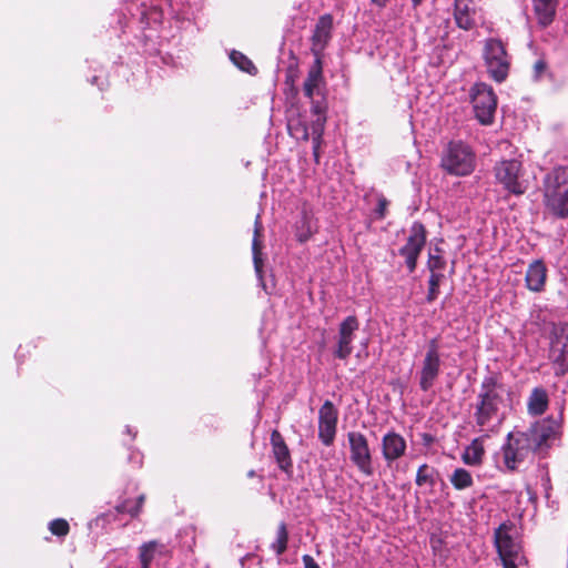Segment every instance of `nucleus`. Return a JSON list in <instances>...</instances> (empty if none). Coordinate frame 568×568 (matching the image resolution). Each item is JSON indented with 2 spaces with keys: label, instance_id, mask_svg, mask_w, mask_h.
I'll return each instance as SVG.
<instances>
[{
  "label": "nucleus",
  "instance_id": "11",
  "mask_svg": "<svg viewBox=\"0 0 568 568\" xmlns=\"http://www.w3.org/2000/svg\"><path fill=\"white\" fill-rule=\"evenodd\" d=\"M442 359L439 354V337H433L427 343V349L419 371V387L429 390L440 374Z\"/></svg>",
  "mask_w": 568,
  "mask_h": 568
},
{
  "label": "nucleus",
  "instance_id": "16",
  "mask_svg": "<svg viewBox=\"0 0 568 568\" xmlns=\"http://www.w3.org/2000/svg\"><path fill=\"white\" fill-rule=\"evenodd\" d=\"M271 446L272 455L277 464V467L285 474L291 475L293 473V460L291 450L283 437L277 430L273 429L271 433Z\"/></svg>",
  "mask_w": 568,
  "mask_h": 568
},
{
  "label": "nucleus",
  "instance_id": "28",
  "mask_svg": "<svg viewBox=\"0 0 568 568\" xmlns=\"http://www.w3.org/2000/svg\"><path fill=\"white\" fill-rule=\"evenodd\" d=\"M445 278L444 272H429L428 291L426 295L427 303H433L437 300L440 293V285Z\"/></svg>",
  "mask_w": 568,
  "mask_h": 568
},
{
  "label": "nucleus",
  "instance_id": "26",
  "mask_svg": "<svg viewBox=\"0 0 568 568\" xmlns=\"http://www.w3.org/2000/svg\"><path fill=\"white\" fill-rule=\"evenodd\" d=\"M288 539L290 535L287 525L285 521H281L276 528V538L270 545L271 550L274 551L275 555L282 556L287 550Z\"/></svg>",
  "mask_w": 568,
  "mask_h": 568
},
{
  "label": "nucleus",
  "instance_id": "2",
  "mask_svg": "<svg viewBox=\"0 0 568 568\" xmlns=\"http://www.w3.org/2000/svg\"><path fill=\"white\" fill-rule=\"evenodd\" d=\"M505 385L496 374L485 376L476 397L474 418L478 427L484 428L494 420L501 422V408L505 406Z\"/></svg>",
  "mask_w": 568,
  "mask_h": 568
},
{
  "label": "nucleus",
  "instance_id": "32",
  "mask_svg": "<svg viewBox=\"0 0 568 568\" xmlns=\"http://www.w3.org/2000/svg\"><path fill=\"white\" fill-rule=\"evenodd\" d=\"M313 233L314 231L311 225L310 217L306 213H304L300 224L296 226V239L300 243H305L312 237Z\"/></svg>",
  "mask_w": 568,
  "mask_h": 568
},
{
  "label": "nucleus",
  "instance_id": "42",
  "mask_svg": "<svg viewBox=\"0 0 568 568\" xmlns=\"http://www.w3.org/2000/svg\"><path fill=\"white\" fill-rule=\"evenodd\" d=\"M422 444L426 447H430L435 443V437L429 433H423L420 435Z\"/></svg>",
  "mask_w": 568,
  "mask_h": 568
},
{
  "label": "nucleus",
  "instance_id": "8",
  "mask_svg": "<svg viewBox=\"0 0 568 568\" xmlns=\"http://www.w3.org/2000/svg\"><path fill=\"white\" fill-rule=\"evenodd\" d=\"M349 459L359 473L369 477L374 474L373 455L366 436L357 430L347 433Z\"/></svg>",
  "mask_w": 568,
  "mask_h": 568
},
{
  "label": "nucleus",
  "instance_id": "22",
  "mask_svg": "<svg viewBox=\"0 0 568 568\" xmlns=\"http://www.w3.org/2000/svg\"><path fill=\"white\" fill-rule=\"evenodd\" d=\"M166 547L159 540H150L143 542L139 547V560L141 564V568H150L151 562L155 558V556H163L165 554Z\"/></svg>",
  "mask_w": 568,
  "mask_h": 568
},
{
  "label": "nucleus",
  "instance_id": "24",
  "mask_svg": "<svg viewBox=\"0 0 568 568\" xmlns=\"http://www.w3.org/2000/svg\"><path fill=\"white\" fill-rule=\"evenodd\" d=\"M262 231H263V226H262V223L260 222V219L257 217L255 221L254 237L252 241V253H253L254 270L260 280L263 278V266H264V261L262 257V255H263L262 242H261Z\"/></svg>",
  "mask_w": 568,
  "mask_h": 568
},
{
  "label": "nucleus",
  "instance_id": "12",
  "mask_svg": "<svg viewBox=\"0 0 568 568\" xmlns=\"http://www.w3.org/2000/svg\"><path fill=\"white\" fill-rule=\"evenodd\" d=\"M426 240L427 231L425 225L419 221H415L409 229V235L405 245L398 250L399 255L405 258L408 273L415 272L418 257L426 244Z\"/></svg>",
  "mask_w": 568,
  "mask_h": 568
},
{
  "label": "nucleus",
  "instance_id": "7",
  "mask_svg": "<svg viewBox=\"0 0 568 568\" xmlns=\"http://www.w3.org/2000/svg\"><path fill=\"white\" fill-rule=\"evenodd\" d=\"M549 339V359L555 374L562 376L568 372V323H552Z\"/></svg>",
  "mask_w": 568,
  "mask_h": 568
},
{
  "label": "nucleus",
  "instance_id": "21",
  "mask_svg": "<svg viewBox=\"0 0 568 568\" xmlns=\"http://www.w3.org/2000/svg\"><path fill=\"white\" fill-rule=\"evenodd\" d=\"M558 0H532V11L540 28L549 27L556 17Z\"/></svg>",
  "mask_w": 568,
  "mask_h": 568
},
{
  "label": "nucleus",
  "instance_id": "30",
  "mask_svg": "<svg viewBox=\"0 0 568 568\" xmlns=\"http://www.w3.org/2000/svg\"><path fill=\"white\" fill-rule=\"evenodd\" d=\"M436 475H437V470L434 467H432L427 464H423L417 469L415 483L419 487H422L424 485L434 487L436 484V479H435Z\"/></svg>",
  "mask_w": 568,
  "mask_h": 568
},
{
  "label": "nucleus",
  "instance_id": "18",
  "mask_svg": "<svg viewBox=\"0 0 568 568\" xmlns=\"http://www.w3.org/2000/svg\"><path fill=\"white\" fill-rule=\"evenodd\" d=\"M406 448L405 438L395 432H388L382 438V454L388 465L403 457Z\"/></svg>",
  "mask_w": 568,
  "mask_h": 568
},
{
  "label": "nucleus",
  "instance_id": "10",
  "mask_svg": "<svg viewBox=\"0 0 568 568\" xmlns=\"http://www.w3.org/2000/svg\"><path fill=\"white\" fill-rule=\"evenodd\" d=\"M511 528L513 524L505 521L494 531L495 547L504 568H517L516 560L521 550L520 545L510 535Z\"/></svg>",
  "mask_w": 568,
  "mask_h": 568
},
{
  "label": "nucleus",
  "instance_id": "38",
  "mask_svg": "<svg viewBox=\"0 0 568 568\" xmlns=\"http://www.w3.org/2000/svg\"><path fill=\"white\" fill-rule=\"evenodd\" d=\"M133 501L130 499H124L120 504L115 506V510L119 514H129L132 517Z\"/></svg>",
  "mask_w": 568,
  "mask_h": 568
},
{
  "label": "nucleus",
  "instance_id": "19",
  "mask_svg": "<svg viewBox=\"0 0 568 568\" xmlns=\"http://www.w3.org/2000/svg\"><path fill=\"white\" fill-rule=\"evenodd\" d=\"M476 8L473 0H455L454 19L458 28L469 31L476 26Z\"/></svg>",
  "mask_w": 568,
  "mask_h": 568
},
{
  "label": "nucleus",
  "instance_id": "45",
  "mask_svg": "<svg viewBox=\"0 0 568 568\" xmlns=\"http://www.w3.org/2000/svg\"><path fill=\"white\" fill-rule=\"evenodd\" d=\"M428 254L444 255V252L440 247L436 246L433 250H430Z\"/></svg>",
  "mask_w": 568,
  "mask_h": 568
},
{
  "label": "nucleus",
  "instance_id": "31",
  "mask_svg": "<svg viewBox=\"0 0 568 568\" xmlns=\"http://www.w3.org/2000/svg\"><path fill=\"white\" fill-rule=\"evenodd\" d=\"M230 59L240 70L248 74H255L257 72L254 63L241 51L233 50L230 54Z\"/></svg>",
  "mask_w": 568,
  "mask_h": 568
},
{
  "label": "nucleus",
  "instance_id": "5",
  "mask_svg": "<svg viewBox=\"0 0 568 568\" xmlns=\"http://www.w3.org/2000/svg\"><path fill=\"white\" fill-rule=\"evenodd\" d=\"M483 59L490 79L497 83L507 79L511 62L506 44L500 39L488 38L485 40Z\"/></svg>",
  "mask_w": 568,
  "mask_h": 568
},
{
  "label": "nucleus",
  "instance_id": "17",
  "mask_svg": "<svg viewBox=\"0 0 568 568\" xmlns=\"http://www.w3.org/2000/svg\"><path fill=\"white\" fill-rule=\"evenodd\" d=\"M325 89V79L323 75V60L314 59L311 65L307 77L303 83L304 95L307 99H312L315 95L323 94Z\"/></svg>",
  "mask_w": 568,
  "mask_h": 568
},
{
  "label": "nucleus",
  "instance_id": "29",
  "mask_svg": "<svg viewBox=\"0 0 568 568\" xmlns=\"http://www.w3.org/2000/svg\"><path fill=\"white\" fill-rule=\"evenodd\" d=\"M321 95V100H316L315 97L310 99L311 111L314 115H316V119L312 122V125H316L318 122H322L321 129L324 130L326 123L327 103L324 93Z\"/></svg>",
  "mask_w": 568,
  "mask_h": 568
},
{
  "label": "nucleus",
  "instance_id": "37",
  "mask_svg": "<svg viewBox=\"0 0 568 568\" xmlns=\"http://www.w3.org/2000/svg\"><path fill=\"white\" fill-rule=\"evenodd\" d=\"M388 205L389 201L383 194H379L377 196V206L374 210L377 220H384L386 217Z\"/></svg>",
  "mask_w": 568,
  "mask_h": 568
},
{
  "label": "nucleus",
  "instance_id": "3",
  "mask_svg": "<svg viewBox=\"0 0 568 568\" xmlns=\"http://www.w3.org/2000/svg\"><path fill=\"white\" fill-rule=\"evenodd\" d=\"M544 203L558 219H568V166H558L544 179Z\"/></svg>",
  "mask_w": 568,
  "mask_h": 568
},
{
  "label": "nucleus",
  "instance_id": "33",
  "mask_svg": "<svg viewBox=\"0 0 568 568\" xmlns=\"http://www.w3.org/2000/svg\"><path fill=\"white\" fill-rule=\"evenodd\" d=\"M287 129L290 134L297 140L307 141L310 138L308 128L301 120L290 121Z\"/></svg>",
  "mask_w": 568,
  "mask_h": 568
},
{
  "label": "nucleus",
  "instance_id": "44",
  "mask_svg": "<svg viewBox=\"0 0 568 568\" xmlns=\"http://www.w3.org/2000/svg\"><path fill=\"white\" fill-rule=\"evenodd\" d=\"M410 2H412L413 9H417L425 2V0H410Z\"/></svg>",
  "mask_w": 568,
  "mask_h": 568
},
{
  "label": "nucleus",
  "instance_id": "34",
  "mask_svg": "<svg viewBox=\"0 0 568 568\" xmlns=\"http://www.w3.org/2000/svg\"><path fill=\"white\" fill-rule=\"evenodd\" d=\"M322 122H318L316 125H311L312 129V144H313V155L316 163L320 162V149L323 141L324 130L321 129Z\"/></svg>",
  "mask_w": 568,
  "mask_h": 568
},
{
  "label": "nucleus",
  "instance_id": "9",
  "mask_svg": "<svg viewBox=\"0 0 568 568\" xmlns=\"http://www.w3.org/2000/svg\"><path fill=\"white\" fill-rule=\"evenodd\" d=\"M494 174L496 181L509 193L515 195L525 193L526 185L520 180L523 175V164L520 161L515 159L501 160L495 164Z\"/></svg>",
  "mask_w": 568,
  "mask_h": 568
},
{
  "label": "nucleus",
  "instance_id": "36",
  "mask_svg": "<svg viewBox=\"0 0 568 568\" xmlns=\"http://www.w3.org/2000/svg\"><path fill=\"white\" fill-rule=\"evenodd\" d=\"M447 261L444 255L428 254L427 268L429 272H444Z\"/></svg>",
  "mask_w": 568,
  "mask_h": 568
},
{
  "label": "nucleus",
  "instance_id": "43",
  "mask_svg": "<svg viewBox=\"0 0 568 568\" xmlns=\"http://www.w3.org/2000/svg\"><path fill=\"white\" fill-rule=\"evenodd\" d=\"M389 0H371L373 4H375L378 8H385L387 6Z\"/></svg>",
  "mask_w": 568,
  "mask_h": 568
},
{
  "label": "nucleus",
  "instance_id": "23",
  "mask_svg": "<svg viewBox=\"0 0 568 568\" xmlns=\"http://www.w3.org/2000/svg\"><path fill=\"white\" fill-rule=\"evenodd\" d=\"M548 405L549 397L546 389L542 387H535L528 398V413L532 416H540L548 409Z\"/></svg>",
  "mask_w": 568,
  "mask_h": 568
},
{
  "label": "nucleus",
  "instance_id": "14",
  "mask_svg": "<svg viewBox=\"0 0 568 568\" xmlns=\"http://www.w3.org/2000/svg\"><path fill=\"white\" fill-rule=\"evenodd\" d=\"M338 422V410L331 400H325L318 410V438L325 446L334 443Z\"/></svg>",
  "mask_w": 568,
  "mask_h": 568
},
{
  "label": "nucleus",
  "instance_id": "1",
  "mask_svg": "<svg viewBox=\"0 0 568 568\" xmlns=\"http://www.w3.org/2000/svg\"><path fill=\"white\" fill-rule=\"evenodd\" d=\"M552 428L536 423L525 432H510L501 447L503 462L507 470L516 471L519 465L537 450L548 445Z\"/></svg>",
  "mask_w": 568,
  "mask_h": 568
},
{
  "label": "nucleus",
  "instance_id": "46",
  "mask_svg": "<svg viewBox=\"0 0 568 568\" xmlns=\"http://www.w3.org/2000/svg\"><path fill=\"white\" fill-rule=\"evenodd\" d=\"M247 476H248V477H254V476H255V471H254V470H250V471L247 473Z\"/></svg>",
  "mask_w": 568,
  "mask_h": 568
},
{
  "label": "nucleus",
  "instance_id": "13",
  "mask_svg": "<svg viewBox=\"0 0 568 568\" xmlns=\"http://www.w3.org/2000/svg\"><path fill=\"white\" fill-rule=\"evenodd\" d=\"M334 17L324 13L318 17L311 36V52L314 59L324 58V52L333 39Z\"/></svg>",
  "mask_w": 568,
  "mask_h": 568
},
{
  "label": "nucleus",
  "instance_id": "40",
  "mask_svg": "<svg viewBox=\"0 0 568 568\" xmlns=\"http://www.w3.org/2000/svg\"><path fill=\"white\" fill-rule=\"evenodd\" d=\"M547 69V63L545 60L540 59V60H537L534 64V71H535V77L537 79H539L542 73L546 71Z\"/></svg>",
  "mask_w": 568,
  "mask_h": 568
},
{
  "label": "nucleus",
  "instance_id": "27",
  "mask_svg": "<svg viewBox=\"0 0 568 568\" xmlns=\"http://www.w3.org/2000/svg\"><path fill=\"white\" fill-rule=\"evenodd\" d=\"M449 480L456 490H464L474 485L471 474L465 468H456L450 475Z\"/></svg>",
  "mask_w": 568,
  "mask_h": 568
},
{
  "label": "nucleus",
  "instance_id": "4",
  "mask_svg": "<svg viewBox=\"0 0 568 568\" xmlns=\"http://www.w3.org/2000/svg\"><path fill=\"white\" fill-rule=\"evenodd\" d=\"M440 168L449 175L467 176L476 168V154L463 141H450L440 158Z\"/></svg>",
  "mask_w": 568,
  "mask_h": 568
},
{
  "label": "nucleus",
  "instance_id": "41",
  "mask_svg": "<svg viewBox=\"0 0 568 568\" xmlns=\"http://www.w3.org/2000/svg\"><path fill=\"white\" fill-rule=\"evenodd\" d=\"M302 560L304 568H321L311 555H304Z\"/></svg>",
  "mask_w": 568,
  "mask_h": 568
},
{
  "label": "nucleus",
  "instance_id": "6",
  "mask_svg": "<svg viewBox=\"0 0 568 568\" xmlns=\"http://www.w3.org/2000/svg\"><path fill=\"white\" fill-rule=\"evenodd\" d=\"M469 95L476 119L484 125L491 124L497 109V97L493 88L477 82L471 87Z\"/></svg>",
  "mask_w": 568,
  "mask_h": 568
},
{
  "label": "nucleus",
  "instance_id": "20",
  "mask_svg": "<svg viewBox=\"0 0 568 568\" xmlns=\"http://www.w3.org/2000/svg\"><path fill=\"white\" fill-rule=\"evenodd\" d=\"M547 280V267L542 260L532 261L526 271V287L531 292H541Z\"/></svg>",
  "mask_w": 568,
  "mask_h": 568
},
{
  "label": "nucleus",
  "instance_id": "25",
  "mask_svg": "<svg viewBox=\"0 0 568 568\" xmlns=\"http://www.w3.org/2000/svg\"><path fill=\"white\" fill-rule=\"evenodd\" d=\"M485 456V447L481 438H475L465 448L462 460L468 466H480Z\"/></svg>",
  "mask_w": 568,
  "mask_h": 568
},
{
  "label": "nucleus",
  "instance_id": "15",
  "mask_svg": "<svg viewBox=\"0 0 568 568\" xmlns=\"http://www.w3.org/2000/svg\"><path fill=\"white\" fill-rule=\"evenodd\" d=\"M359 328V322L356 316H347L338 327V337L334 356L338 359H347L353 352L354 334Z\"/></svg>",
  "mask_w": 568,
  "mask_h": 568
},
{
  "label": "nucleus",
  "instance_id": "39",
  "mask_svg": "<svg viewBox=\"0 0 568 568\" xmlns=\"http://www.w3.org/2000/svg\"><path fill=\"white\" fill-rule=\"evenodd\" d=\"M144 501H145V496L143 494L140 495L135 501H133V509H132L133 518H135L140 515V513L142 511Z\"/></svg>",
  "mask_w": 568,
  "mask_h": 568
},
{
  "label": "nucleus",
  "instance_id": "35",
  "mask_svg": "<svg viewBox=\"0 0 568 568\" xmlns=\"http://www.w3.org/2000/svg\"><path fill=\"white\" fill-rule=\"evenodd\" d=\"M49 530L57 537H65L70 532V525L63 518H57L49 523Z\"/></svg>",
  "mask_w": 568,
  "mask_h": 568
}]
</instances>
